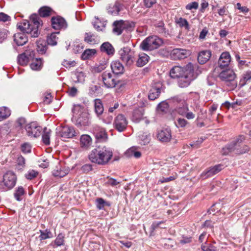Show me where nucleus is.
Returning a JSON list of instances; mask_svg holds the SVG:
<instances>
[{"instance_id": "1", "label": "nucleus", "mask_w": 251, "mask_h": 251, "mask_svg": "<svg viewBox=\"0 0 251 251\" xmlns=\"http://www.w3.org/2000/svg\"><path fill=\"white\" fill-rule=\"evenodd\" d=\"M42 25V21L38 15L33 14L30 16V22L25 21L17 25L22 32L17 33L14 35V41L18 46H23L28 41L25 33L32 37H37L39 35L38 28Z\"/></svg>"}, {"instance_id": "2", "label": "nucleus", "mask_w": 251, "mask_h": 251, "mask_svg": "<svg viewBox=\"0 0 251 251\" xmlns=\"http://www.w3.org/2000/svg\"><path fill=\"white\" fill-rule=\"evenodd\" d=\"M113 156L112 149L105 146H99L93 149L89 155L90 160L100 165H105Z\"/></svg>"}, {"instance_id": "3", "label": "nucleus", "mask_w": 251, "mask_h": 251, "mask_svg": "<svg viewBox=\"0 0 251 251\" xmlns=\"http://www.w3.org/2000/svg\"><path fill=\"white\" fill-rule=\"evenodd\" d=\"M72 112L74 115L80 113L75 123L77 127H84L90 126L91 124L90 115L87 112L84 110L82 106L79 104L75 105L72 109Z\"/></svg>"}, {"instance_id": "4", "label": "nucleus", "mask_w": 251, "mask_h": 251, "mask_svg": "<svg viewBox=\"0 0 251 251\" xmlns=\"http://www.w3.org/2000/svg\"><path fill=\"white\" fill-rule=\"evenodd\" d=\"M163 44V40L156 35L150 36L144 39L140 44L141 49L145 51H151L159 48Z\"/></svg>"}, {"instance_id": "5", "label": "nucleus", "mask_w": 251, "mask_h": 251, "mask_svg": "<svg viewBox=\"0 0 251 251\" xmlns=\"http://www.w3.org/2000/svg\"><path fill=\"white\" fill-rule=\"evenodd\" d=\"M120 59L127 66H131L136 60L135 52L128 47H125L119 50Z\"/></svg>"}, {"instance_id": "6", "label": "nucleus", "mask_w": 251, "mask_h": 251, "mask_svg": "<svg viewBox=\"0 0 251 251\" xmlns=\"http://www.w3.org/2000/svg\"><path fill=\"white\" fill-rule=\"evenodd\" d=\"M100 81H101L103 86L107 88H113L115 87L120 81L117 80L115 76L110 72L105 71L99 77Z\"/></svg>"}, {"instance_id": "7", "label": "nucleus", "mask_w": 251, "mask_h": 251, "mask_svg": "<svg viewBox=\"0 0 251 251\" xmlns=\"http://www.w3.org/2000/svg\"><path fill=\"white\" fill-rule=\"evenodd\" d=\"M187 70L186 74L182 77L178 78V85L181 88H184L188 86L191 81L195 78L194 75V67L191 63L187 64Z\"/></svg>"}, {"instance_id": "8", "label": "nucleus", "mask_w": 251, "mask_h": 251, "mask_svg": "<svg viewBox=\"0 0 251 251\" xmlns=\"http://www.w3.org/2000/svg\"><path fill=\"white\" fill-rule=\"evenodd\" d=\"M17 177L16 175L11 171L7 172L3 176V183L5 187L0 186V190L4 191L11 189L16 185Z\"/></svg>"}, {"instance_id": "9", "label": "nucleus", "mask_w": 251, "mask_h": 251, "mask_svg": "<svg viewBox=\"0 0 251 251\" xmlns=\"http://www.w3.org/2000/svg\"><path fill=\"white\" fill-rule=\"evenodd\" d=\"M219 77L223 81L226 83L227 85H228V83H231L232 88L237 86V83L234 81L236 75L233 71L230 69L223 71L219 74Z\"/></svg>"}, {"instance_id": "10", "label": "nucleus", "mask_w": 251, "mask_h": 251, "mask_svg": "<svg viewBox=\"0 0 251 251\" xmlns=\"http://www.w3.org/2000/svg\"><path fill=\"white\" fill-rule=\"evenodd\" d=\"M25 129L27 136L36 138L39 137L42 131V127L39 126L36 122H31L27 124Z\"/></svg>"}, {"instance_id": "11", "label": "nucleus", "mask_w": 251, "mask_h": 251, "mask_svg": "<svg viewBox=\"0 0 251 251\" xmlns=\"http://www.w3.org/2000/svg\"><path fill=\"white\" fill-rule=\"evenodd\" d=\"M58 136L63 138H71L77 135V133L72 126H64L56 129Z\"/></svg>"}, {"instance_id": "12", "label": "nucleus", "mask_w": 251, "mask_h": 251, "mask_svg": "<svg viewBox=\"0 0 251 251\" xmlns=\"http://www.w3.org/2000/svg\"><path fill=\"white\" fill-rule=\"evenodd\" d=\"M180 105L176 108V112L180 115L185 117L188 120H192L195 118V114L189 111L187 103L184 100L179 101Z\"/></svg>"}, {"instance_id": "13", "label": "nucleus", "mask_w": 251, "mask_h": 251, "mask_svg": "<svg viewBox=\"0 0 251 251\" xmlns=\"http://www.w3.org/2000/svg\"><path fill=\"white\" fill-rule=\"evenodd\" d=\"M245 140V136L243 135H239L235 140V155L244 154L250 151V148L248 146L244 145L241 146L240 145Z\"/></svg>"}, {"instance_id": "14", "label": "nucleus", "mask_w": 251, "mask_h": 251, "mask_svg": "<svg viewBox=\"0 0 251 251\" xmlns=\"http://www.w3.org/2000/svg\"><path fill=\"white\" fill-rule=\"evenodd\" d=\"M156 138L162 143H168L172 139L171 129L168 128H163L157 130Z\"/></svg>"}, {"instance_id": "15", "label": "nucleus", "mask_w": 251, "mask_h": 251, "mask_svg": "<svg viewBox=\"0 0 251 251\" xmlns=\"http://www.w3.org/2000/svg\"><path fill=\"white\" fill-rule=\"evenodd\" d=\"M133 23H129L123 20L115 21L113 24V32L114 34L119 35L122 34L124 29L127 28L128 26L132 27Z\"/></svg>"}, {"instance_id": "16", "label": "nucleus", "mask_w": 251, "mask_h": 251, "mask_svg": "<svg viewBox=\"0 0 251 251\" xmlns=\"http://www.w3.org/2000/svg\"><path fill=\"white\" fill-rule=\"evenodd\" d=\"M162 84L159 82L152 84L148 94V98L150 100H153L158 98L161 93Z\"/></svg>"}, {"instance_id": "17", "label": "nucleus", "mask_w": 251, "mask_h": 251, "mask_svg": "<svg viewBox=\"0 0 251 251\" xmlns=\"http://www.w3.org/2000/svg\"><path fill=\"white\" fill-rule=\"evenodd\" d=\"M51 22L52 27L56 30L65 29L68 26L66 20L59 16L52 17Z\"/></svg>"}, {"instance_id": "18", "label": "nucleus", "mask_w": 251, "mask_h": 251, "mask_svg": "<svg viewBox=\"0 0 251 251\" xmlns=\"http://www.w3.org/2000/svg\"><path fill=\"white\" fill-rule=\"evenodd\" d=\"M187 69V64L184 67L180 66H175L170 70V75L171 78H178L186 74Z\"/></svg>"}, {"instance_id": "19", "label": "nucleus", "mask_w": 251, "mask_h": 251, "mask_svg": "<svg viewBox=\"0 0 251 251\" xmlns=\"http://www.w3.org/2000/svg\"><path fill=\"white\" fill-rule=\"evenodd\" d=\"M127 125L126 118L122 114H119L116 118L114 122L115 128L119 132L123 131L126 129Z\"/></svg>"}, {"instance_id": "20", "label": "nucleus", "mask_w": 251, "mask_h": 251, "mask_svg": "<svg viewBox=\"0 0 251 251\" xmlns=\"http://www.w3.org/2000/svg\"><path fill=\"white\" fill-rule=\"evenodd\" d=\"M190 55V51L189 50L180 48L174 49L171 53V56L174 60L184 59Z\"/></svg>"}, {"instance_id": "21", "label": "nucleus", "mask_w": 251, "mask_h": 251, "mask_svg": "<svg viewBox=\"0 0 251 251\" xmlns=\"http://www.w3.org/2000/svg\"><path fill=\"white\" fill-rule=\"evenodd\" d=\"M223 169V165L221 164L216 165L213 167H209L202 172L201 176L204 178L211 177L220 172Z\"/></svg>"}, {"instance_id": "22", "label": "nucleus", "mask_w": 251, "mask_h": 251, "mask_svg": "<svg viewBox=\"0 0 251 251\" xmlns=\"http://www.w3.org/2000/svg\"><path fill=\"white\" fill-rule=\"evenodd\" d=\"M93 132L97 140L99 142L105 141L107 138L105 129L100 126H94Z\"/></svg>"}, {"instance_id": "23", "label": "nucleus", "mask_w": 251, "mask_h": 251, "mask_svg": "<svg viewBox=\"0 0 251 251\" xmlns=\"http://www.w3.org/2000/svg\"><path fill=\"white\" fill-rule=\"evenodd\" d=\"M231 61V56L228 52L226 51L223 52L218 60V65L221 69L228 66Z\"/></svg>"}, {"instance_id": "24", "label": "nucleus", "mask_w": 251, "mask_h": 251, "mask_svg": "<svg viewBox=\"0 0 251 251\" xmlns=\"http://www.w3.org/2000/svg\"><path fill=\"white\" fill-rule=\"evenodd\" d=\"M110 67L112 72L116 75H121L124 72V67L118 60L112 61Z\"/></svg>"}, {"instance_id": "25", "label": "nucleus", "mask_w": 251, "mask_h": 251, "mask_svg": "<svg viewBox=\"0 0 251 251\" xmlns=\"http://www.w3.org/2000/svg\"><path fill=\"white\" fill-rule=\"evenodd\" d=\"M33 56L28 52H24L18 56V62L21 66L26 65L28 62L33 58Z\"/></svg>"}, {"instance_id": "26", "label": "nucleus", "mask_w": 251, "mask_h": 251, "mask_svg": "<svg viewBox=\"0 0 251 251\" xmlns=\"http://www.w3.org/2000/svg\"><path fill=\"white\" fill-rule=\"evenodd\" d=\"M211 55L209 50H204L200 51L198 56V62L201 64L205 63L209 60Z\"/></svg>"}, {"instance_id": "27", "label": "nucleus", "mask_w": 251, "mask_h": 251, "mask_svg": "<svg viewBox=\"0 0 251 251\" xmlns=\"http://www.w3.org/2000/svg\"><path fill=\"white\" fill-rule=\"evenodd\" d=\"M221 152L222 154L226 155H229L233 156L235 155V140L224 147L222 149Z\"/></svg>"}, {"instance_id": "28", "label": "nucleus", "mask_w": 251, "mask_h": 251, "mask_svg": "<svg viewBox=\"0 0 251 251\" xmlns=\"http://www.w3.org/2000/svg\"><path fill=\"white\" fill-rule=\"evenodd\" d=\"M144 109L142 107L134 109L132 116V120L135 123H138L142 119Z\"/></svg>"}, {"instance_id": "29", "label": "nucleus", "mask_w": 251, "mask_h": 251, "mask_svg": "<svg viewBox=\"0 0 251 251\" xmlns=\"http://www.w3.org/2000/svg\"><path fill=\"white\" fill-rule=\"evenodd\" d=\"M122 4L116 1L114 4L110 5L108 8V12L113 15H117L119 14L122 8Z\"/></svg>"}, {"instance_id": "30", "label": "nucleus", "mask_w": 251, "mask_h": 251, "mask_svg": "<svg viewBox=\"0 0 251 251\" xmlns=\"http://www.w3.org/2000/svg\"><path fill=\"white\" fill-rule=\"evenodd\" d=\"M26 192L23 187L20 186L16 188L14 192V198L17 201H21L24 198Z\"/></svg>"}, {"instance_id": "31", "label": "nucleus", "mask_w": 251, "mask_h": 251, "mask_svg": "<svg viewBox=\"0 0 251 251\" xmlns=\"http://www.w3.org/2000/svg\"><path fill=\"white\" fill-rule=\"evenodd\" d=\"M99 38L97 36L91 33H85L84 37V41L85 42L94 45L97 44L99 42Z\"/></svg>"}, {"instance_id": "32", "label": "nucleus", "mask_w": 251, "mask_h": 251, "mask_svg": "<svg viewBox=\"0 0 251 251\" xmlns=\"http://www.w3.org/2000/svg\"><path fill=\"white\" fill-rule=\"evenodd\" d=\"M100 50L106 53L108 55H113L115 50L112 45L109 42H104L100 46Z\"/></svg>"}, {"instance_id": "33", "label": "nucleus", "mask_w": 251, "mask_h": 251, "mask_svg": "<svg viewBox=\"0 0 251 251\" xmlns=\"http://www.w3.org/2000/svg\"><path fill=\"white\" fill-rule=\"evenodd\" d=\"M80 143L82 148H88L92 144V139L88 135H82L80 139Z\"/></svg>"}, {"instance_id": "34", "label": "nucleus", "mask_w": 251, "mask_h": 251, "mask_svg": "<svg viewBox=\"0 0 251 251\" xmlns=\"http://www.w3.org/2000/svg\"><path fill=\"white\" fill-rule=\"evenodd\" d=\"M86 76L84 72L76 71L74 74L73 80L75 83H83L85 81Z\"/></svg>"}, {"instance_id": "35", "label": "nucleus", "mask_w": 251, "mask_h": 251, "mask_svg": "<svg viewBox=\"0 0 251 251\" xmlns=\"http://www.w3.org/2000/svg\"><path fill=\"white\" fill-rule=\"evenodd\" d=\"M38 12L41 17H47L53 14L54 11L50 7L44 6L39 9Z\"/></svg>"}, {"instance_id": "36", "label": "nucleus", "mask_w": 251, "mask_h": 251, "mask_svg": "<svg viewBox=\"0 0 251 251\" xmlns=\"http://www.w3.org/2000/svg\"><path fill=\"white\" fill-rule=\"evenodd\" d=\"M69 170L64 168L57 166L56 169L52 171V175L58 177H62L68 174Z\"/></svg>"}, {"instance_id": "37", "label": "nucleus", "mask_w": 251, "mask_h": 251, "mask_svg": "<svg viewBox=\"0 0 251 251\" xmlns=\"http://www.w3.org/2000/svg\"><path fill=\"white\" fill-rule=\"evenodd\" d=\"M149 56L145 53H141L139 54V58L136 63L138 67H143L149 61Z\"/></svg>"}, {"instance_id": "38", "label": "nucleus", "mask_w": 251, "mask_h": 251, "mask_svg": "<svg viewBox=\"0 0 251 251\" xmlns=\"http://www.w3.org/2000/svg\"><path fill=\"white\" fill-rule=\"evenodd\" d=\"M59 32H55L51 33L50 35L48 36L47 38V42L48 44L50 46H55L57 45L58 38L57 37V34H59Z\"/></svg>"}, {"instance_id": "39", "label": "nucleus", "mask_w": 251, "mask_h": 251, "mask_svg": "<svg viewBox=\"0 0 251 251\" xmlns=\"http://www.w3.org/2000/svg\"><path fill=\"white\" fill-rule=\"evenodd\" d=\"M126 155L127 157H134L135 158H138L141 157V153L140 151H137L136 148L133 147L127 150L126 153Z\"/></svg>"}, {"instance_id": "40", "label": "nucleus", "mask_w": 251, "mask_h": 251, "mask_svg": "<svg viewBox=\"0 0 251 251\" xmlns=\"http://www.w3.org/2000/svg\"><path fill=\"white\" fill-rule=\"evenodd\" d=\"M37 50L39 54H43L45 53L47 46L46 42L43 40H39L37 42Z\"/></svg>"}, {"instance_id": "41", "label": "nucleus", "mask_w": 251, "mask_h": 251, "mask_svg": "<svg viewBox=\"0 0 251 251\" xmlns=\"http://www.w3.org/2000/svg\"><path fill=\"white\" fill-rule=\"evenodd\" d=\"M251 79V70H249L245 72L242 77L240 79L239 85L241 87L245 85L247 82Z\"/></svg>"}, {"instance_id": "42", "label": "nucleus", "mask_w": 251, "mask_h": 251, "mask_svg": "<svg viewBox=\"0 0 251 251\" xmlns=\"http://www.w3.org/2000/svg\"><path fill=\"white\" fill-rule=\"evenodd\" d=\"M95 110L98 116L101 115L104 110L101 101L100 99L95 100Z\"/></svg>"}, {"instance_id": "43", "label": "nucleus", "mask_w": 251, "mask_h": 251, "mask_svg": "<svg viewBox=\"0 0 251 251\" xmlns=\"http://www.w3.org/2000/svg\"><path fill=\"white\" fill-rule=\"evenodd\" d=\"M95 49H86L81 54V58L83 60H87L93 57L96 53Z\"/></svg>"}, {"instance_id": "44", "label": "nucleus", "mask_w": 251, "mask_h": 251, "mask_svg": "<svg viewBox=\"0 0 251 251\" xmlns=\"http://www.w3.org/2000/svg\"><path fill=\"white\" fill-rule=\"evenodd\" d=\"M64 236L62 233H59L53 242L51 243V245L53 248H56L61 246L64 244Z\"/></svg>"}, {"instance_id": "45", "label": "nucleus", "mask_w": 251, "mask_h": 251, "mask_svg": "<svg viewBox=\"0 0 251 251\" xmlns=\"http://www.w3.org/2000/svg\"><path fill=\"white\" fill-rule=\"evenodd\" d=\"M139 140L141 145H147L151 141L150 134L143 133L139 136Z\"/></svg>"}, {"instance_id": "46", "label": "nucleus", "mask_w": 251, "mask_h": 251, "mask_svg": "<svg viewBox=\"0 0 251 251\" xmlns=\"http://www.w3.org/2000/svg\"><path fill=\"white\" fill-rule=\"evenodd\" d=\"M43 66V62L41 59L36 58L32 62L30 65V68L34 71H39L41 69Z\"/></svg>"}, {"instance_id": "47", "label": "nucleus", "mask_w": 251, "mask_h": 251, "mask_svg": "<svg viewBox=\"0 0 251 251\" xmlns=\"http://www.w3.org/2000/svg\"><path fill=\"white\" fill-rule=\"evenodd\" d=\"M11 114L10 110L6 107H0V121L5 119Z\"/></svg>"}, {"instance_id": "48", "label": "nucleus", "mask_w": 251, "mask_h": 251, "mask_svg": "<svg viewBox=\"0 0 251 251\" xmlns=\"http://www.w3.org/2000/svg\"><path fill=\"white\" fill-rule=\"evenodd\" d=\"M50 129H48L46 127L44 129L43 134L42 135V141L46 145H48L50 143Z\"/></svg>"}, {"instance_id": "49", "label": "nucleus", "mask_w": 251, "mask_h": 251, "mask_svg": "<svg viewBox=\"0 0 251 251\" xmlns=\"http://www.w3.org/2000/svg\"><path fill=\"white\" fill-rule=\"evenodd\" d=\"M40 232L39 238L41 241L52 237L51 232L47 229L45 230H40Z\"/></svg>"}, {"instance_id": "50", "label": "nucleus", "mask_w": 251, "mask_h": 251, "mask_svg": "<svg viewBox=\"0 0 251 251\" xmlns=\"http://www.w3.org/2000/svg\"><path fill=\"white\" fill-rule=\"evenodd\" d=\"M96 205L98 209L101 210L103 209L105 205L110 206V204L105 201L102 198H98L96 200Z\"/></svg>"}, {"instance_id": "51", "label": "nucleus", "mask_w": 251, "mask_h": 251, "mask_svg": "<svg viewBox=\"0 0 251 251\" xmlns=\"http://www.w3.org/2000/svg\"><path fill=\"white\" fill-rule=\"evenodd\" d=\"M177 127H185L189 124L188 122L183 118H179L176 120L175 123Z\"/></svg>"}, {"instance_id": "52", "label": "nucleus", "mask_w": 251, "mask_h": 251, "mask_svg": "<svg viewBox=\"0 0 251 251\" xmlns=\"http://www.w3.org/2000/svg\"><path fill=\"white\" fill-rule=\"evenodd\" d=\"M201 248L203 251H216L217 248L211 244H207L205 242L201 246Z\"/></svg>"}, {"instance_id": "53", "label": "nucleus", "mask_w": 251, "mask_h": 251, "mask_svg": "<svg viewBox=\"0 0 251 251\" xmlns=\"http://www.w3.org/2000/svg\"><path fill=\"white\" fill-rule=\"evenodd\" d=\"M21 150L24 153H29L31 152V146L29 143H24L21 146Z\"/></svg>"}, {"instance_id": "54", "label": "nucleus", "mask_w": 251, "mask_h": 251, "mask_svg": "<svg viewBox=\"0 0 251 251\" xmlns=\"http://www.w3.org/2000/svg\"><path fill=\"white\" fill-rule=\"evenodd\" d=\"M76 64L75 61L71 60H65L62 63V65L67 68L75 67Z\"/></svg>"}, {"instance_id": "55", "label": "nucleus", "mask_w": 251, "mask_h": 251, "mask_svg": "<svg viewBox=\"0 0 251 251\" xmlns=\"http://www.w3.org/2000/svg\"><path fill=\"white\" fill-rule=\"evenodd\" d=\"M198 7L199 3L196 1H194L187 4L185 8L187 10L193 11V10H197Z\"/></svg>"}, {"instance_id": "56", "label": "nucleus", "mask_w": 251, "mask_h": 251, "mask_svg": "<svg viewBox=\"0 0 251 251\" xmlns=\"http://www.w3.org/2000/svg\"><path fill=\"white\" fill-rule=\"evenodd\" d=\"M197 109L198 110L197 113V120H199L204 118L206 116V110L200 108L199 107L197 108Z\"/></svg>"}, {"instance_id": "57", "label": "nucleus", "mask_w": 251, "mask_h": 251, "mask_svg": "<svg viewBox=\"0 0 251 251\" xmlns=\"http://www.w3.org/2000/svg\"><path fill=\"white\" fill-rule=\"evenodd\" d=\"M177 23L180 26L184 27L186 29L189 28L188 22L185 19L180 18L178 19Z\"/></svg>"}, {"instance_id": "58", "label": "nucleus", "mask_w": 251, "mask_h": 251, "mask_svg": "<svg viewBox=\"0 0 251 251\" xmlns=\"http://www.w3.org/2000/svg\"><path fill=\"white\" fill-rule=\"evenodd\" d=\"M94 27L98 31H101L104 28L105 26L104 24L97 20V21L93 23Z\"/></svg>"}, {"instance_id": "59", "label": "nucleus", "mask_w": 251, "mask_h": 251, "mask_svg": "<svg viewBox=\"0 0 251 251\" xmlns=\"http://www.w3.org/2000/svg\"><path fill=\"white\" fill-rule=\"evenodd\" d=\"M168 107H169L168 104L165 101H162V102L159 103L157 105L158 109L162 112H164L166 110H167L168 108Z\"/></svg>"}, {"instance_id": "60", "label": "nucleus", "mask_w": 251, "mask_h": 251, "mask_svg": "<svg viewBox=\"0 0 251 251\" xmlns=\"http://www.w3.org/2000/svg\"><path fill=\"white\" fill-rule=\"evenodd\" d=\"M7 33L8 31L6 29L0 30V43L2 42L5 39H6Z\"/></svg>"}, {"instance_id": "61", "label": "nucleus", "mask_w": 251, "mask_h": 251, "mask_svg": "<svg viewBox=\"0 0 251 251\" xmlns=\"http://www.w3.org/2000/svg\"><path fill=\"white\" fill-rule=\"evenodd\" d=\"M10 20L11 18L9 16L3 12H0V21L5 22Z\"/></svg>"}, {"instance_id": "62", "label": "nucleus", "mask_w": 251, "mask_h": 251, "mask_svg": "<svg viewBox=\"0 0 251 251\" xmlns=\"http://www.w3.org/2000/svg\"><path fill=\"white\" fill-rule=\"evenodd\" d=\"M38 173L37 172L32 170L29 171L26 175L25 177L28 179H32V178L36 177Z\"/></svg>"}, {"instance_id": "63", "label": "nucleus", "mask_w": 251, "mask_h": 251, "mask_svg": "<svg viewBox=\"0 0 251 251\" xmlns=\"http://www.w3.org/2000/svg\"><path fill=\"white\" fill-rule=\"evenodd\" d=\"M106 183L107 184L110 185L112 186H116L118 184H119L120 182L118 181L116 179L110 177L108 179V180Z\"/></svg>"}, {"instance_id": "64", "label": "nucleus", "mask_w": 251, "mask_h": 251, "mask_svg": "<svg viewBox=\"0 0 251 251\" xmlns=\"http://www.w3.org/2000/svg\"><path fill=\"white\" fill-rule=\"evenodd\" d=\"M156 2V0H144V5L146 7H151Z\"/></svg>"}]
</instances>
